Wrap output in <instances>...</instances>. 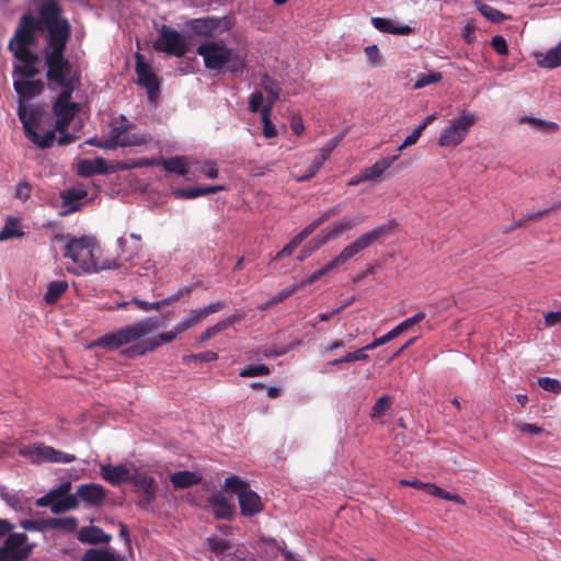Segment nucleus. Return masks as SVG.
<instances>
[{"label":"nucleus","mask_w":561,"mask_h":561,"mask_svg":"<svg viewBox=\"0 0 561 561\" xmlns=\"http://www.w3.org/2000/svg\"><path fill=\"white\" fill-rule=\"evenodd\" d=\"M38 31V21L30 12L22 14L18 26L9 39L8 49L13 58L19 62L13 65V89L19 96L18 116L23 110L24 119L30 117V111L26 102L41 95L45 89L44 82L39 79L34 80L38 73V55L32 50L36 43Z\"/></svg>","instance_id":"obj_1"},{"label":"nucleus","mask_w":561,"mask_h":561,"mask_svg":"<svg viewBox=\"0 0 561 561\" xmlns=\"http://www.w3.org/2000/svg\"><path fill=\"white\" fill-rule=\"evenodd\" d=\"M394 227V221L390 220L387 224L375 227L374 229L362 233L352 243L346 245L339 255H336L331 262L324 265L319 271L312 273L310 276L301 279L298 283H294L297 286V290H301L305 287L312 285L319 280L322 276L329 274L331 271L342 266L357 254L373 245L380 239L388 237Z\"/></svg>","instance_id":"obj_2"},{"label":"nucleus","mask_w":561,"mask_h":561,"mask_svg":"<svg viewBox=\"0 0 561 561\" xmlns=\"http://www.w3.org/2000/svg\"><path fill=\"white\" fill-rule=\"evenodd\" d=\"M38 30L41 23L47 31L44 53H66L67 43L71 36V26L67 19L61 18L58 0H43L38 7Z\"/></svg>","instance_id":"obj_3"},{"label":"nucleus","mask_w":561,"mask_h":561,"mask_svg":"<svg viewBox=\"0 0 561 561\" xmlns=\"http://www.w3.org/2000/svg\"><path fill=\"white\" fill-rule=\"evenodd\" d=\"M196 53L203 58L205 68L210 71L237 75L247 66L245 59L222 39L205 41L197 46Z\"/></svg>","instance_id":"obj_4"},{"label":"nucleus","mask_w":561,"mask_h":561,"mask_svg":"<svg viewBox=\"0 0 561 561\" xmlns=\"http://www.w3.org/2000/svg\"><path fill=\"white\" fill-rule=\"evenodd\" d=\"M159 325L160 323L158 318H147L98 337L93 342V346H98L106 351H115L151 334L159 328Z\"/></svg>","instance_id":"obj_5"},{"label":"nucleus","mask_w":561,"mask_h":561,"mask_svg":"<svg viewBox=\"0 0 561 561\" xmlns=\"http://www.w3.org/2000/svg\"><path fill=\"white\" fill-rule=\"evenodd\" d=\"M96 250L99 245L93 237L70 238L64 247V256L70 259L83 272L92 273L99 268L95 259Z\"/></svg>","instance_id":"obj_6"},{"label":"nucleus","mask_w":561,"mask_h":561,"mask_svg":"<svg viewBox=\"0 0 561 561\" xmlns=\"http://www.w3.org/2000/svg\"><path fill=\"white\" fill-rule=\"evenodd\" d=\"M47 67L46 79L49 84L58 87L61 91L73 92L75 82L70 76L72 66L65 53H44Z\"/></svg>","instance_id":"obj_7"},{"label":"nucleus","mask_w":561,"mask_h":561,"mask_svg":"<svg viewBox=\"0 0 561 561\" xmlns=\"http://www.w3.org/2000/svg\"><path fill=\"white\" fill-rule=\"evenodd\" d=\"M225 488L237 494L241 515L251 517L261 513L264 504L260 495L249 488L248 481L238 476L225 479Z\"/></svg>","instance_id":"obj_8"},{"label":"nucleus","mask_w":561,"mask_h":561,"mask_svg":"<svg viewBox=\"0 0 561 561\" xmlns=\"http://www.w3.org/2000/svg\"><path fill=\"white\" fill-rule=\"evenodd\" d=\"M477 121L478 116L474 112H466L458 117H454L440 130L437 140L438 145L440 147H457L465 140Z\"/></svg>","instance_id":"obj_9"},{"label":"nucleus","mask_w":561,"mask_h":561,"mask_svg":"<svg viewBox=\"0 0 561 561\" xmlns=\"http://www.w3.org/2000/svg\"><path fill=\"white\" fill-rule=\"evenodd\" d=\"M152 48L157 53H164L168 56L178 58L184 57L188 51V45L183 35L175 28L164 24L159 28Z\"/></svg>","instance_id":"obj_10"},{"label":"nucleus","mask_w":561,"mask_h":561,"mask_svg":"<svg viewBox=\"0 0 561 561\" xmlns=\"http://www.w3.org/2000/svg\"><path fill=\"white\" fill-rule=\"evenodd\" d=\"M21 457L28 459L34 465L43 462L70 463L76 460V456L55 449L44 444L23 445L18 450Z\"/></svg>","instance_id":"obj_11"},{"label":"nucleus","mask_w":561,"mask_h":561,"mask_svg":"<svg viewBox=\"0 0 561 561\" xmlns=\"http://www.w3.org/2000/svg\"><path fill=\"white\" fill-rule=\"evenodd\" d=\"M23 110L20 111V122L23 125L25 136L27 139H30L33 144H35L41 149H47L50 148L54 145V141L56 139V129H49L47 130L43 136H41L36 128L38 126V123L41 121V113L38 108L34 107L30 111V117L24 119Z\"/></svg>","instance_id":"obj_12"},{"label":"nucleus","mask_w":561,"mask_h":561,"mask_svg":"<svg viewBox=\"0 0 561 561\" xmlns=\"http://www.w3.org/2000/svg\"><path fill=\"white\" fill-rule=\"evenodd\" d=\"M72 93L73 92L60 91L53 104V112L56 116L55 129L57 131L68 129V126L79 110V105L71 102Z\"/></svg>","instance_id":"obj_13"},{"label":"nucleus","mask_w":561,"mask_h":561,"mask_svg":"<svg viewBox=\"0 0 561 561\" xmlns=\"http://www.w3.org/2000/svg\"><path fill=\"white\" fill-rule=\"evenodd\" d=\"M135 71L137 75V84L145 88L149 101L154 102L160 93V82L150 65L145 61L144 56L139 53L136 54Z\"/></svg>","instance_id":"obj_14"},{"label":"nucleus","mask_w":561,"mask_h":561,"mask_svg":"<svg viewBox=\"0 0 561 561\" xmlns=\"http://www.w3.org/2000/svg\"><path fill=\"white\" fill-rule=\"evenodd\" d=\"M131 485L139 495L137 506L148 510L157 497L158 484L153 477L137 472Z\"/></svg>","instance_id":"obj_15"},{"label":"nucleus","mask_w":561,"mask_h":561,"mask_svg":"<svg viewBox=\"0 0 561 561\" xmlns=\"http://www.w3.org/2000/svg\"><path fill=\"white\" fill-rule=\"evenodd\" d=\"M27 540V536L23 533L10 534L2 548H0V556L7 561H22L28 556V550L23 548Z\"/></svg>","instance_id":"obj_16"},{"label":"nucleus","mask_w":561,"mask_h":561,"mask_svg":"<svg viewBox=\"0 0 561 561\" xmlns=\"http://www.w3.org/2000/svg\"><path fill=\"white\" fill-rule=\"evenodd\" d=\"M362 222L359 218L344 217L341 220L334 222L331 228L323 229L320 234L312 238L314 248H321L327 242L335 240L343 232L353 229Z\"/></svg>","instance_id":"obj_17"},{"label":"nucleus","mask_w":561,"mask_h":561,"mask_svg":"<svg viewBox=\"0 0 561 561\" xmlns=\"http://www.w3.org/2000/svg\"><path fill=\"white\" fill-rule=\"evenodd\" d=\"M138 471L127 465H101L100 474L103 480L112 485H119L124 482L131 483Z\"/></svg>","instance_id":"obj_18"},{"label":"nucleus","mask_w":561,"mask_h":561,"mask_svg":"<svg viewBox=\"0 0 561 561\" xmlns=\"http://www.w3.org/2000/svg\"><path fill=\"white\" fill-rule=\"evenodd\" d=\"M71 484L70 482H65L60 484L57 489L51 490V512L54 514H60L69 510H76L79 506V501L75 494H70Z\"/></svg>","instance_id":"obj_19"},{"label":"nucleus","mask_w":561,"mask_h":561,"mask_svg":"<svg viewBox=\"0 0 561 561\" xmlns=\"http://www.w3.org/2000/svg\"><path fill=\"white\" fill-rule=\"evenodd\" d=\"M130 238L136 240V243L130 248L126 247L127 241L124 237L117 239V244L121 251L118 257L113 262L103 263V265L101 266L102 270L121 268L123 264L118 262L119 260H124L126 262H129L130 264L134 262V260L138 256L140 251V236L137 233H131Z\"/></svg>","instance_id":"obj_20"},{"label":"nucleus","mask_w":561,"mask_h":561,"mask_svg":"<svg viewBox=\"0 0 561 561\" xmlns=\"http://www.w3.org/2000/svg\"><path fill=\"white\" fill-rule=\"evenodd\" d=\"M76 497L87 505L99 506L106 497V490L96 483H85L78 486Z\"/></svg>","instance_id":"obj_21"},{"label":"nucleus","mask_w":561,"mask_h":561,"mask_svg":"<svg viewBox=\"0 0 561 561\" xmlns=\"http://www.w3.org/2000/svg\"><path fill=\"white\" fill-rule=\"evenodd\" d=\"M221 20L219 18H201L193 19L190 26L196 35L204 37H213L215 32L220 27Z\"/></svg>","instance_id":"obj_22"},{"label":"nucleus","mask_w":561,"mask_h":561,"mask_svg":"<svg viewBox=\"0 0 561 561\" xmlns=\"http://www.w3.org/2000/svg\"><path fill=\"white\" fill-rule=\"evenodd\" d=\"M214 516L217 519H231L234 505L231 504L221 493H215L208 497Z\"/></svg>","instance_id":"obj_23"},{"label":"nucleus","mask_w":561,"mask_h":561,"mask_svg":"<svg viewBox=\"0 0 561 561\" xmlns=\"http://www.w3.org/2000/svg\"><path fill=\"white\" fill-rule=\"evenodd\" d=\"M111 535L105 534L101 528L96 526H85L80 529L78 539L81 542L99 545L107 543L111 540Z\"/></svg>","instance_id":"obj_24"},{"label":"nucleus","mask_w":561,"mask_h":561,"mask_svg":"<svg viewBox=\"0 0 561 561\" xmlns=\"http://www.w3.org/2000/svg\"><path fill=\"white\" fill-rule=\"evenodd\" d=\"M167 172L185 176L190 171V163L186 157L175 156L171 158H161L158 162Z\"/></svg>","instance_id":"obj_25"},{"label":"nucleus","mask_w":561,"mask_h":561,"mask_svg":"<svg viewBox=\"0 0 561 561\" xmlns=\"http://www.w3.org/2000/svg\"><path fill=\"white\" fill-rule=\"evenodd\" d=\"M371 24L382 33L408 35L412 32V28L409 25L398 26L393 20L387 18L374 16L371 18Z\"/></svg>","instance_id":"obj_26"},{"label":"nucleus","mask_w":561,"mask_h":561,"mask_svg":"<svg viewBox=\"0 0 561 561\" xmlns=\"http://www.w3.org/2000/svg\"><path fill=\"white\" fill-rule=\"evenodd\" d=\"M226 187L224 185H207L203 187H188V188H179L174 192V195L179 198L193 199L203 195L215 194L217 192L224 191Z\"/></svg>","instance_id":"obj_27"},{"label":"nucleus","mask_w":561,"mask_h":561,"mask_svg":"<svg viewBox=\"0 0 561 561\" xmlns=\"http://www.w3.org/2000/svg\"><path fill=\"white\" fill-rule=\"evenodd\" d=\"M396 162V157H386L378 161H376L371 167H367L363 169V179H367V181H374L381 176L393 163Z\"/></svg>","instance_id":"obj_28"},{"label":"nucleus","mask_w":561,"mask_h":561,"mask_svg":"<svg viewBox=\"0 0 561 561\" xmlns=\"http://www.w3.org/2000/svg\"><path fill=\"white\" fill-rule=\"evenodd\" d=\"M170 481L175 489H186L198 484L202 481V478L195 472L183 470L171 474Z\"/></svg>","instance_id":"obj_29"},{"label":"nucleus","mask_w":561,"mask_h":561,"mask_svg":"<svg viewBox=\"0 0 561 561\" xmlns=\"http://www.w3.org/2000/svg\"><path fill=\"white\" fill-rule=\"evenodd\" d=\"M43 525L50 529L62 530L65 533H73L77 529L78 520L73 516L57 518L50 517L43 520Z\"/></svg>","instance_id":"obj_30"},{"label":"nucleus","mask_w":561,"mask_h":561,"mask_svg":"<svg viewBox=\"0 0 561 561\" xmlns=\"http://www.w3.org/2000/svg\"><path fill=\"white\" fill-rule=\"evenodd\" d=\"M87 197L83 190H67L61 193L62 205L67 207L66 213L77 211L80 209V201Z\"/></svg>","instance_id":"obj_31"},{"label":"nucleus","mask_w":561,"mask_h":561,"mask_svg":"<svg viewBox=\"0 0 561 561\" xmlns=\"http://www.w3.org/2000/svg\"><path fill=\"white\" fill-rule=\"evenodd\" d=\"M538 65L541 68L553 69L561 66V41L552 48H550L545 55H541L537 59Z\"/></svg>","instance_id":"obj_32"},{"label":"nucleus","mask_w":561,"mask_h":561,"mask_svg":"<svg viewBox=\"0 0 561 561\" xmlns=\"http://www.w3.org/2000/svg\"><path fill=\"white\" fill-rule=\"evenodd\" d=\"M68 283L66 280H54L48 283L47 290L44 295V301L47 305L56 304L67 291Z\"/></svg>","instance_id":"obj_33"},{"label":"nucleus","mask_w":561,"mask_h":561,"mask_svg":"<svg viewBox=\"0 0 561 561\" xmlns=\"http://www.w3.org/2000/svg\"><path fill=\"white\" fill-rule=\"evenodd\" d=\"M261 87L267 92V103L271 104L273 107V104L279 99L282 88L279 83L270 77L267 73H264L261 77Z\"/></svg>","instance_id":"obj_34"},{"label":"nucleus","mask_w":561,"mask_h":561,"mask_svg":"<svg viewBox=\"0 0 561 561\" xmlns=\"http://www.w3.org/2000/svg\"><path fill=\"white\" fill-rule=\"evenodd\" d=\"M24 236V231L20 227V220L13 217H10L5 220V224L0 231V241L21 238Z\"/></svg>","instance_id":"obj_35"},{"label":"nucleus","mask_w":561,"mask_h":561,"mask_svg":"<svg viewBox=\"0 0 561 561\" xmlns=\"http://www.w3.org/2000/svg\"><path fill=\"white\" fill-rule=\"evenodd\" d=\"M82 561H123V559L105 549H89L84 552Z\"/></svg>","instance_id":"obj_36"},{"label":"nucleus","mask_w":561,"mask_h":561,"mask_svg":"<svg viewBox=\"0 0 561 561\" xmlns=\"http://www.w3.org/2000/svg\"><path fill=\"white\" fill-rule=\"evenodd\" d=\"M205 319H206V317H205L202 308L201 309H192L188 312V314L176 324L178 331H182V333H183V332L187 331L188 329H191L192 327L198 324L199 322H202Z\"/></svg>","instance_id":"obj_37"},{"label":"nucleus","mask_w":561,"mask_h":561,"mask_svg":"<svg viewBox=\"0 0 561 561\" xmlns=\"http://www.w3.org/2000/svg\"><path fill=\"white\" fill-rule=\"evenodd\" d=\"M474 4H476V8L478 9V11L485 19H488L489 21H491L493 23H501L507 19V16L504 13H502L500 10H497L489 4L482 3L480 1H476Z\"/></svg>","instance_id":"obj_38"},{"label":"nucleus","mask_w":561,"mask_h":561,"mask_svg":"<svg viewBox=\"0 0 561 561\" xmlns=\"http://www.w3.org/2000/svg\"><path fill=\"white\" fill-rule=\"evenodd\" d=\"M272 111L273 107L271 106V104H265L261 111L263 122V135L266 138L275 137L277 134L276 128L271 121Z\"/></svg>","instance_id":"obj_39"},{"label":"nucleus","mask_w":561,"mask_h":561,"mask_svg":"<svg viewBox=\"0 0 561 561\" xmlns=\"http://www.w3.org/2000/svg\"><path fill=\"white\" fill-rule=\"evenodd\" d=\"M156 350V345L153 343H149L148 340L142 341L140 343L134 344L126 350H124L122 353L127 357H136V356H142L148 352H152Z\"/></svg>","instance_id":"obj_40"},{"label":"nucleus","mask_w":561,"mask_h":561,"mask_svg":"<svg viewBox=\"0 0 561 561\" xmlns=\"http://www.w3.org/2000/svg\"><path fill=\"white\" fill-rule=\"evenodd\" d=\"M128 129V125L125 123H122L121 125H114L111 127L108 133V138L106 139L107 142H111L113 145V149L117 147H122L123 137L125 133Z\"/></svg>","instance_id":"obj_41"},{"label":"nucleus","mask_w":561,"mask_h":561,"mask_svg":"<svg viewBox=\"0 0 561 561\" xmlns=\"http://www.w3.org/2000/svg\"><path fill=\"white\" fill-rule=\"evenodd\" d=\"M442 73L431 71L428 73H421L417 76L415 82L413 83V89L419 90L422 89L431 83H436L442 80Z\"/></svg>","instance_id":"obj_42"},{"label":"nucleus","mask_w":561,"mask_h":561,"mask_svg":"<svg viewBox=\"0 0 561 561\" xmlns=\"http://www.w3.org/2000/svg\"><path fill=\"white\" fill-rule=\"evenodd\" d=\"M325 160L323 157H319L318 154L313 158L311 164L308 167L307 171L305 174L300 175L297 181L298 182H305V181H309L311 178H313L318 172L319 170L322 168V165L324 164Z\"/></svg>","instance_id":"obj_43"},{"label":"nucleus","mask_w":561,"mask_h":561,"mask_svg":"<svg viewBox=\"0 0 561 561\" xmlns=\"http://www.w3.org/2000/svg\"><path fill=\"white\" fill-rule=\"evenodd\" d=\"M271 369L268 366L264 364L260 365H250L241 369L240 376L241 377H256V376H266L270 375Z\"/></svg>","instance_id":"obj_44"},{"label":"nucleus","mask_w":561,"mask_h":561,"mask_svg":"<svg viewBox=\"0 0 561 561\" xmlns=\"http://www.w3.org/2000/svg\"><path fill=\"white\" fill-rule=\"evenodd\" d=\"M78 173L81 176H91L93 174H102L103 169L96 168L93 161L84 159L79 162Z\"/></svg>","instance_id":"obj_45"},{"label":"nucleus","mask_w":561,"mask_h":561,"mask_svg":"<svg viewBox=\"0 0 561 561\" xmlns=\"http://www.w3.org/2000/svg\"><path fill=\"white\" fill-rule=\"evenodd\" d=\"M301 243L302 242H300L295 236L286 245L283 247L280 251L275 254L272 261H280L290 256Z\"/></svg>","instance_id":"obj_46"},{"label":"nucleus","mask_w":561,"mask_h":561,"mask_svg":"<svg viewBox=\"0 0 561 561\" xmlns=\"http://www.w3.org/2000/svg\"><path fill=\"white\" fill-rule=\"evenodd\" d=\"M181 333H182V331H178V325H175L173 330H171L169 332L161 333L157 337L149 339L148 341H149V343H153L157 348V347L161 346L162 344L172 342Z\"/></svg>","instance_id":"obj_47"},{"label":"nucleus","mask_w":561,"mask_h":561,"mask_svg":"<svg viewBox=\"0 0 561 561\" xmlns=\"http://www.w3.org/2000/svg\"><path fill=\"white\" fill-rule=\"evenodd\" d=\"M390 408V398L388 396H382L377 399L371 408V417H380L385 414V412Z\"/></svg>","instance_id":"obj_48"},{"label":"nucleus","mask_w":561,"mask_h":561,"mask_svg":"<svg viewBox=\"0 0 561 561\" xmlns=\"http://www.w3.org/2000/svg\"><path fill=\"white\" fill-rule=\"evenodd\" d=\"M148 142V138L146 135L141 134H127L125 133L123 137L122 147H136L141 146Z\"/></svg>","instance_id":"obj_49"},{"label":"nucleus","mask_w":561,"mask_h":561,"mask_svg":"<svg viewBox=\"0 0 561 561\" xmlns=\"http://www.w3.org/2000/svg\"><path fill=\"white\" fill-rule=\"evenodd\" d=\"M538 385L546 391H549V392H552L556 394L561 392V382L556 378H550V377L539 378Z\"/></svg>","instance_id":"obj_50"},{"label":"nucleus","mask_w":561,"mask_h":561,"mask_svg":"<svg viewBox=\"0 0 561 561\" xmlns=\"http://www.w3.org/2000/svg\"><path fill=\"white\" fill-rule=\"evenodd\" d=\"M217 358H218L217 353H215L213 351H206L203 353L184 356L183 360L186 363H190V362L197 363V362H214Z\"/></svg>","instance_id":"obj_51"},{"label":"nucleus","mask_w":561,"mask_h":561,"mask_svg":"<svg viewBox=\"0 0 561 561\" xmlns=\"http://www.w3.org/2000/svg\"><path fill=\"white\" fill-rule=\"evenodd\" d=\"M296 293H298L297 286L291 284V285L287 286L286 288L282 289L280 291H278L276 295H274L272 297V304H274L276 306V305L285 301L286 299H288L290 296H293Z\"/></svg>","instance_id":"obj_52"},{"label":"nucleus","mask_w":561,"mask_h":561,"mask_svg":"<svg viewBox=\"0 0 561 561\" xmlns=\"http://www.w3.org/2000/svg\"><path fill=\"white\" fill-rule=\"evenodd\" d=\"M492 48L501 56L508 54V46L505 38L502 35H495L491 39Z\"/></svg>","instance_id":"obj_53"},{"label":"nucleus","mask_w":561,"mask_h":561,"mask_svg":"<svg viewBox=\"0 0 561 561\" xmlns=\"http://www.w3.org/2000/svg\"><path fill=\"white\" fill-rule=\"evenodd\" d=\"M263 94L260 91L253 92L249 98V110L252 113H256L259 111H262L263 108Z\"/></svg>","instance_id":"obj_54"},{"label":"nucleus","mask_w":561,"mask_h":561,"mask_svg":"<svg viewBox=\"0 0 561 561\" xmlns=\"http://www.w3.org/2000/svg\"><path fill=\"white\" fill-rule=\"evenodd\" d=\"M277 162L276 161H272L265 165H257V164H254L250 168V174L252 176H262L264 175L266 172H272L275 167H276Z\"/></svg>","instance_id":"obj_55"},{"label":"nucleus","mask_w":561,"mask_h":561,"mask_svg":"<svg viewBox=\"0 0 561 561\" xmlns=\"http://www.w3.org/2000/svg\"><path fill=\"white\" fill-rule=\"evenodd\" d=\"M367 351H370V350L369 348H365V346H364V347L358 348V350H356L354 352L346 353L345 354L346 363L368 359V355L366 353Z\"/></svg>","instance_id":"obj_56"},{"label":"nucleus","mask_w":561,"mask_h":561,"mask_svg":"<svg viewBox=\"0 0 561 561\" xmlns=\"http://www.w3.org/2000/svg\"><path fill=\"white\" fill-rule=\"evenodd\" d=\"M519 123H528V124L533 125L535 128L541 129V130L546 129L547 127L556 128V126H557L554 123L548 124L545 121L535 118V117H522L519 119Z\"/></svg>","instance_id":"obj_57"},{"label":"nucleus","mask_w":561,"mask_h":561,"mask_svg":"<svg viewBox=\"0 0 561 561\" xmlns=\"http://www.w3.org/2000/svg\"><path fill=\"white\" fill-rule=\"evenodd\" d=\"M340 142V138L337 137H334L332 139H330L321 149L320 151L318 152V156L319 157H323L324 160L327 161L331 154V152L337 147Z\"/></svg>","instance_id":"obj_58"},{"label":"nucleus","mask_w":561,"mask_h":561,"mask_svg":"<svg viewBox=\"0 0 561 561\" xmlns=\"http://www.w3.org/2000/svg\"><path fill=\"white\" fill-rule=\"evenodd\" d=\"M222 324L219 323V321L213 325V327H209L207 328L198 337L199 342H206L208 340H210L211 337H214L215 335H217L218 333H220L221 331H224L222 329Z\"/></svg>","instance_id":"obj_59"},{"label":"nucleus","mask_w":561,"mask_h":561,"mask_svg":"<svg viewBox=\"0 0 561 561\" xmlns=\"http://www.w3.org/2000/svg\"><path fill=\"white\" fill-rule=\"evenodd\" d=\"M365 55L373 66H378L380 64V53L377 45L365 47Z\"/></svg>","instance_id":"obj_60"},{"label":"nucleus","mask_w":561,"mask_h":561,"mask_svg":"<svg viewBox=\"0 0 561 561\" xmlns=\"http://www.w3.org/2000/svg\"><path fill=\"white\" fill-rule=\"evenodd\" d=\"M422 135V131L420 130V128L415 127L412 131L411 135H409L408 137H405V139L403 140V142L398 147V151L401 152L403 149H405L407 147L409 146H412L414 144H416V141L419 140V138L421 137Z\"/></svg>","instance_id":"obj_61"},{"label":"nucleus","mask_w":561,"mask_h":561,"mask_svg":"<svg viewBox=\"0 0 561 561\" xmlns=\"http://www.w3.org/2000/svg\"><path fill=\"white\" fill-rule=\"evenodd\" d=\"M516 428L520 433H525V434H541L543 432V428L541 426H538L536 424H530V423H523V422L517 423Z\"/></svg>","instance_id":"obj_62"},{"label":"nucleus","mask_w":561,"mask_h":561,"mask_svg":"<svg viewBox=\"0 0 561 561\" xmlns=\"http://www.w3.org/2000/svg\"><path fill=\"white\" fill-rule=\"evenodd\" d=\"M199 171L208 179H216L218 176V168L215 162H205Z\"/></svg>","instance_id":"obj_63"},{"label":"nucleus","mask_w":561,"mask_h":561,"mask_svg":"<svg viewBox=\"0 0 561 561\" xmlns=\"http://www.w3.org/2000/svg\"><path fill=\"white\" fill-rule=\"evenodd\" d=\"M318 227H320L319 221L314 219L308 226H306L299 233L296 234L297 239L300 242H304Z\"/></svg>","instance_id":"obj_64"}]
</instances>
